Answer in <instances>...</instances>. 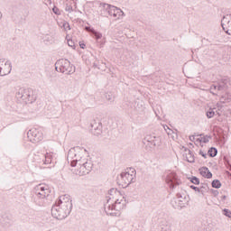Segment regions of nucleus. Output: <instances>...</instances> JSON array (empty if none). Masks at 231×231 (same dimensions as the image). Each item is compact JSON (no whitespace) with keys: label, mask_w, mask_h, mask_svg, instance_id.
<instances>
[{"label":"nucleus","mask_w":231,"mask_h":231,"mask_svg":"<svg viewBox=\"0 0 231 231\" xmlns=\"http://www.w3.org/2000/svg\"><path fill=\"white\" fill-rule=\"evenodd\" d=\"M199 172L203 178H207V180H210V178H212V172H210V170L207 167L200 168Z\"/></svg>","instance_id":"aec40b11"},{"label":"nucleus","mask_w":231,"mask_h":231,"mask_svg":"<svg viewBox=\"0 0 231 231\" xmlns=\"http://www.w3.org/2000/svg\"><path fill=\"white\" fill-rule=\"evenodd\" d=\"M91 35L92 37H94V39H97V41H98V39H102V33L97 32L95 29H92Z\"/></svg>","instance_id":"b1692460"},{"label":"nucleus","mask_w":231,"mask_h":231,"mask_svg":"<svg viewBox=\"0 0 231 231\" xmlns=\"http://www.w3.org/2000/svg\"><path fill=\"white\" fill-rule=\"evenodd\" d=\"M164 180L171 190H174V189H176V187L181 183V181L178 180V175H176L174 172L167 174Z\"/></svg>","instance_id":"1a4fd4ad"},{"label":"nucleus","mask_w":231,"mask_h":231,"mask_svg":"<svg viewBox=\"0 0 231 231\" xmlns=\"http://www.w3.org/2000/svg\"><path fill=\"white\" fill-rule=\"evenodd\" d=\"M84 154H86V149L81 148L80 146H76L69 151L68 161L69 162L70 160V165L72 167H77V165H80L88 160L84 158Z\"/></svg>","instance_id":"f03ea898"},{"label":"nucleus","mask_w":231,"mask_h":231,"mask_svg":"<svg viewBox=\"0 0 231 231\" xmlns=\"http://www.w3.org/2000/svg\"><path fill=\"white\" fill-rule=\"evenodd\" d=\"M85 30H86V32H89V33H93V31H92V30H94V29L91 28V27H89V26H86V27H85Z\"/></svg>","instance_id":"79ce46f5"},{"label":"nucleus","mask_w":231,"mask_h":231,"mask_svg":"<svg viewBox=\"0 0 231 231\" xmlns=\"http://www.w3.org/2000/svg\"><path fill=\"white\" fill-rule=\"evenodd\" d=\"M108 194H109L110 196H113V194H120V191H118V190H117L116 189H115V188H112L111 189H109Z\"/></svg>","instance_id":"2f4dec72"},{"label":"nucleus","mask_w":231,"mask_h":231,"mask_svg":"<svg viewBox=\"0 0 231 231\" xmlns=\"http://www.w3.org/2000/svg\"><path fill=\"white\" fill-rule=\"evenodd\" d=\"M211 192L213 194V196H218L219 191H217V189H211Z\"/></svg>","instance_id":"c03bdc74"},{"label":"nucleus","mask_w":231,"mask_h":231,"mask_svg":"<svg viewBox=\"0 0 231 231\" xmlns=\"http://www.w3.org/2000/svg\"><path fill=\"white\" fill-rule=\"evenodd\" d=\"M228 79H222L219 81L217 86V91H225L228 89Z\"/></svg>","instance_id":"6ab92c4d"},{"label":"nucleus","mask_w":231,"mask_h":231,"mask_svg":"<svg viewBox=\"0 0 231 231\" xmlns=\"http://www.w3.org/2000/svg\"><path fill=\"white\" fill-rule=\"evenodd\" d=\"M53 162V152H47L45 154V161H44V164L45 165H50Z\"/></svg>","instance_id":"4be33fe9"},{"label":"nucleus","mask_w":231,"mask_h":231,"mask_svg":"<svg viewBox=\"0 0 231 231\" xmlns=\"http://www.w3.org/2000/svg\"><path fill=\"white\" fill-rule=\"evenodd\" d=\"M68 45H69L70 48L75 49V42H74L72 40H68Z\"/></svg>","instance_id":"58836bf2"},{"label":"nucleus","mask_w":231,"mask_h":231,"mask_svg":"<svg viewBox=\"0 0 231 231\" xmlns=\"http://www.w3.org/2000/svg\"><path fill=\"white\" fill-rule=\"evenodd\" d=\"M16 98L22 100L24 104H32L35 98H33V90L32 88H20L16 92Z\"/></svg>","instance_id":"39448f33"},{"label":"nucleus","mask_w":231,"mask_h":231,"mask_svg":"<svg viewBox=\"0 0 231 231\" xmlns=\"http://www.w3.org/2000/svg\"><path fill=\"white\" fill-rule=\"evenodd\" d=\"M52 12H53V14H55L56 15H60V10H59V7H57V6H54V7L52 8Z\"/></svg>","instance_id":"c9c22d12"},{"label":"nucleus","mask_w":231,"mask_h":231,"mask_svg":"<svg viewBox=\"0 0 231 231\" xmlns=\"http://www.w3.org/2000/svg\"><path fill=\"white\" fill-rule=\"evenodd\" d=\"M68 203L73 204L69 195H62L59 198L54 205H68Z\"/></svg>","instance_id":"4468645a"},{"label":"nucleus","mask_w":231,"mask_h":231,"mask_svg":"<svg viewBox=\"0 0 231 231\" xmlns=\"http://www.w3.org/2000/svg\"><path fill=\"white\" fill-rule=\"evenodd\" d=\"M55 69L60 71V73H65V75L75 73V66L71 65L69 60L64 59L56 61Z\"/></svg>","instance_id":"7ed1b4c3"},{"label":"nucleus","mask_w":231,"mask_h":231,"mask_svg":"<svg viewBox=\"0 0 231 231\" xmlns=\"http://www.w3.org/2000/svg\"><path fill=\"white\" fill-rule=\"evenodd\" d=\"M60 208L63 209L61 211V216H69L71 214V209L73 208V204H69V202L67 203V205H57Z\"/></svg>","instance_id":"2eb2a0df"},{"label":"nucleus","mask_w":231,"mask_h":231,"mask_svg":"<svg viewBox=\"0 0 231 231\" xmlns=\"http://www.w3.org/2000/svg\"><path fill=\"white\" fill-rule=\"evenodd\" d=\"M216 115V112L214 111V109L209 108L207 112H206V116L208 118H214V116Z\"/></svg>","instance_id":"a878e982"},{"label":"nucleus","mask_w":231,"mask_h":231,"mask_svg":"<svg viewBox=\"0 0 231 231\" xmlns=\"http://www.w3.org/2000/svg\"><path fill=\"white\" fill-rule=\"evenodd\" d=\"M211 186L213 189H221V181H219V180H214L211 182Z\"/></svg>","instance_id":"393cba45"},{"label":"nucleus","mask_w":231,"mask_h":231,"mask_svg":"<svg viewBox=\"0 0 231 231\" xmlns=\"http://www.w3.org/2000/svg\"><path fill=\"white\" fill-rule=\"evenodd\" d=\"M79 46L82 50H84V48H86V43H81V42H79Z\"/></svg>","instance_id":"a18cd8bd"},{"label":"nucleus","mask_w":231,"mask_h":231,"mask_svg":"<svg viewBox=\"0 0 231 231\" xmlns=\"http://www.w3.org/2000/svg\"><path fill=\"white\" fill-rule=\"evenodd\" d=\"M177 199H179L180 203L183 202V195H181V193H177Z\"/></svg>","instance_id":"4c0bfd02"},{"label":"nucleus","mask_w":231,"mask_h":231,"mask_svg":"<svg viewBox=\"0 0 231 231\" xmlns=\"http://www.w3.org/2000/svg\"><path fill=\"white\" fill-rule=\"evenodd\" d=\"M61 212H64V209L60 208V206L58 205H53L51 208V216L53 217H55V219L58 220H62V219H66V217H68V216H62Z\"/></svg>","instance_id":"f8f14e48"},{"label":"nucleus","mask_w":231,"mask_h":231,"mask_svg":"<svg viewBox=\"0 0 231 231\" xmlns=\"http://www.w3.org/2000/svg\"><path fill=\"white\" fill-rule=\"evenodd\" d=\"M199 154H200V156H202L203 158L207 159V153H204L203 151H199Z\"/></svg>","instance_id":"37998d69"},{"label":"nucleus","mask_w":231,"mask_h":231,"mask_svg":"<svg viewBox=\"0 0 231 231\" xmlns=\"http://www.w3.org/2000/svg\"><path fill=\"white\" fill-rule=\"evenodd\" d=\"M199 189L200 192L203 194L205 191L208 190V184H204Z\"/></svg>","instance_id":"473e14b6"},{"label":"nucleus","mask_w":231,"mask_h":231,"mask_svg":"<svg viewBox=\"0 0 231 231\" xmlns=\"http://www.w3.org/2000/svg\"><path fill=\"white\" fill-rule=\"evenodd\" d=\"M27 138H29L32 143H39L42 140V132L37 128H32L27 133Z\"/></svg>","instance_id":"6e6552de"},{"label":"nucleus","mask_w":231,"mask_h":231,"mask_svg":"<svg viewBox=\"0 0 231 231\" xmlns=\"http://www.w3.org/2000/svg\"><path fill=\"white\" fill-rule=\"evenodd\" d=\"M105 212L107 216L118 217L120 211L125 208V200L116 199L113 200V197H109L106 203L104 205Z\"/></svg>","instance_id":"f257e3e1"},{"label":"nucleus","mask_w":231,"mask_h":231,"mask_svg":"<svg viewBox=\"0 0 231 231\" xmlns=\"http://www.w3.org/2000/svg\"><path fill=\"white\" fill-rule=\"evenodd\" d=\"M12 72V62L10 60H5V59H0V77H5L10 75Z\"/></svg>","instance_id":"9d476101"},{"label":"nucleus","mask_w":231,"mask_h":231,"mask_svg":"<svg viewBox=\"0 0 231 231\" xmlns=\"http://www.w3.org/2000/svg\"><path fill=\"white\" fill-rule=\"evenodd\" d=\"M130 171H132V173L126 171L120 174L121 180L125 183V185H131V183H134L136 181V170L130 168Z\"/></svg>","instance_id":"0eeeda50"},{"label":"nucleus","mask_w":231,"mask_h":231,"mask_svg":"<svg viewBox=\"0 0 231 231\" xmlns=\"http://www.w3.org/2000/svg\"><path fill=\"white\" fill-rule=\"evenodd\" d=\"M90 131L94 136H100L102 134V122L98 119H94L90 123Z\"/></svg>","instance_id":"9b49d317"},{"label":"nucleus","mask_w":231,"mask_h":231,"mask_svg":"<svg viewBox=\"0 0 231 231\" xmlns=\"http://www.w3.org/2000/svg\"><path fill=\"white\" fill-rule=\"evenodd\" d=\"M65 11L69 12V14H71V12H73V6L71 5V4H66Z\"/></svg>","instance_id":"7c9ffc66"},{"label":"nucleus","mask_w":231,"mask_h":231,"mask_svg":"<svg viewBox=\"0 0 231 231\" xmlns=\"http://www.w3.org/2000/svg\"><path fill=\"white\" fill-rule=\"evenodd\" d=\"M121 14H124V11L120 8L111 5L110 10L108 11V15H113V17H118Z\"/></svg>","instance_id":"a211bd4d"},{"label":"nucleus","mask_w":231,"mask_h":231,"mask_svg":"<svg viewBox=\"0 0 231 231\" xmlns=\"http://www.w3.org/2000/svg\"><path fill=\"white\" fill-rule=\"evenodd\" d=\"M217 91H219L217 90V85H212L210 88V93L213 95H217Z\"/></svg>","instance_id":"c756f323"},{"label":"nucleus","mask_w":231,"mask_h":231,"mask_svg":"<svg viewBox=\"0 0 231 231\" xmlns=\"http://www.w3.org/2000/svg\"><path fill=\"white\" fill-rule=\"evenodd\" d=\"M189 140L190 142H194V140H196V137L194 135H190Z\"/></svg>","instance_id":"49530a36"},{"label":"nucleus","mask_w":231,"mask_h":231,"mask_svg":"<svg viewBox=\"0 0 231 231\" xmlns=\"http://www.w3.org/2000/svg\"><path fill=\"white\" fill-rule=\"evenodd\" d=\"M3 19V14L0 12V20Z\"/></svg>","instance_id":"de8ad7c7"},{"label":"nucleus","mask_w":231,"mask_h":231,"mask_svg":"<svg viewBox=\"0 0 231 231\" xmlns=\"http://www.w3.org/2000/svg\"><path fill=\"white\" fill-rule=\"evenodd\" d=\"M222 98H225L226 102H231V93L226 94Z\"/></svg>","instance_id":"72a5a7b5"},{"label":"nucleus","mask_w":231,"mask_h":231,"mask_svg":"<svg viewBox=\"0 0 231 231\" xmlns=\"http://www.w3.org/2000/svg\"><path fill=\"white\" fill-rule=\"evenodd\" d=\"M78 169H72L73 174L77 176H86V174H89L93 169V162L89 160H86L81 164L77 165Z\"/></svg>","instance_id":"20e7f679"},{"label":"nucleus","mask_w":231,"mask_h":231,"mask_svg":"<svg viewBox=\"0 0 231 231\" xmlns=\"http://www.w3.org/2000/svg\"><path fill=\"white\" fill-rule=\"evenodd\" d=\"M190 181L193 183V185H199V179L196 176H192L189 178Z\"/></svg>","instance_id":"cd10ccee"},{"label":"nucleus","mask_w":231,"mask_h":231,"mask_svg":"<svg viewBox=\"0 0 231 231\" xmlns=\"http://www.w3.org/2000/svg\"><path fill=\"white\" fill-rule=\"evenodd\" d=\"M224 216H226V217H231V211L227 208H225L223 210Z\"/></svg>","instance_id":"f704fd0d"},{"label":"nucleus","mask_w":231,"mask_h":231,"mask_svg":"<svg viewBox=\"0 0 231 231\" xmlns=\"http://www.w3.org/2000/svg\"><path fill=\"white\" fill-rule=\"evenodd\" d=\"M222 199H226V195L222 196Z\"/></svg>","instance_id":"09e8293b"},{"label":"nucleus","mask_w":231,"mask_h":231,"mask_svg":"<svg viewBox=\"0 0 231 231\" xmlns=\"http://www.w3.org/2000/svg\"><path fill=\"white\" fill-rule=\"evenodd\" d=\"M210 138H212V136L205 135L204 137L198 139V142H203V143H208Z\"/></svg>","instance_id":"bb28decb"},{"label":"nucleus","mask_w":231,"mask_h":231,"mask_svg":"<svg viewBox=\"0 0 231 231\" xmlns=\"http://www.w3.org/2000/svg\"><path fill=\"white\" fill-rule=\"evenodd\" d=\"M99 9H100V15L106 16L109 14V10H111V5L101 3L99 5Z\"/></svg>","instance_id":"f3484780"},{"label":"nucleus","mask_w":231,"mask_h":231,"mask_svg":"<svg viewBox=\"0 0 231 231\" xmlns=\"http://www.w3.org/2000/svg\"><path fill=\"white\" fill-rule=\"evenodd\" d=\"M143 143H147L150 147H156V136L146 135L143 140Z\"/></svg>","instance_id":"dca6fc26"},{"label":"nucleus","mask_w":231,"mask_h":231,"mask_svg":"<svg viewBox=\"0 0 231 231\" xmlns=\"http://www.w3.org/2000/svg\"><path fill=\"white\" fill-rule=\"evenodd\" d=\"M106 98L108 100V102H113L115 100V96H113L111 93H106Z\"/></svg>","instance_id":"c85d7f7f"},{"label":"nucleus","mask_w":231,"mask_h":231,"mask_svg":"<svg viewBox=\"0 0 231 231\" xmlns=\"http://www.w3.org/2000/svg\"><path fill=\"white\" fill-rule=\"evenodd\" d=\"M185 152H188L186 154L187 162H189V163H194V154L192 153V151H190L189 148H185Z\"/></svg>","instance_id":"412c9836"},{"label":"nucleus","mask_w":231,"mask_h":231,"mask_svg":"<svg viewBox=\"0 0 231 231\" xmlns=\"http://www.w3.org/2000/svg\"><path fill=\"white\" fill-rule=\"evenodd\" d=\"M161 231H172V230L171 229V226L166 225L161 228Z\"/></svg>","instance_id":"e433bc0d"},{"label":"nucleus","mask_w":231,"mask_h":231,"mask_svg":"<svg viewBox=\"0 0 231 231\" xmlns=\"http://www.w3.org/2000/svg\"><path fill=\"white\" fill-rule=\"evenodd\" d=\"M208 154L210 158H216V156H217V150L216 149V147H211L208 151Z\"/></svg>","instance_id":"5701e85b"},{"label":"nucleus","mask_w":231,"mask_h":231,"mask_svg":"<svg viewBox=\"0 0 231 231\" xmlns=\"http://www.w3.org/2000/svg\"><path fill=\"white\" fill-rule=\"evenodd\" d=\"M94 67L97 68V64L94 63Z\"/></svg>","instance_id":"8fccbe9b"},{"label":"nucleus","mask_w":231,"mask_h":231,"mask_svg":"<svg viewBox=\"0 0 231 231\" xmlns=\"http://www.w3.org/2000/svg\"><path fill=\"white\" fill-rule=\"evenodd\" d=\"M38 189L41 191L36 192L35 203L38 207H44L46 198L50 196V189L42 187L41 185L38 187Z\"/></svg>","instance_id":"423d86ee"},{"label":"nucleus","mask_w":231,"mask_h":231,"mask_svg":"<svg viewBox=\"0 0 231 231\" xmlns=\"http://www.w3.org/2000/svg\"><path fill=\"white\" fill-rule=\"evenodd\" d=\"M221 26L227 35H231V21L227 20L226 16H223L221 20Z\"/></svg>","instance_id":"ddd939ff"},{"label":"nucleus","mask_w":231,"mask_h":231,"mask_svg":"<svg viewBox=\"0 0 231 231\" xmlns=\"http://www.w3.org/2000/svg\"><path fill=\"white\" fill-rule=\"evenodd\" d=\"M189 188L195 190V192H201V189L194 185L189 186Z\"/></svg>","instance_id":"ea45409f"},{"label":"nucleus","mask_w":231,"mask_h":231,"mask_svg":"<svg viewBox=\"0 0 231 231\" xmlns=\"http://www.w3.org/2000/svg\"><path fill=\"white\" fill-rule=\"evenodd\" d=\"M63 28L65 30H71V27L69 26V23H63Z\"/></svg>","instance_id":"a19ab883"}]
</instances>
